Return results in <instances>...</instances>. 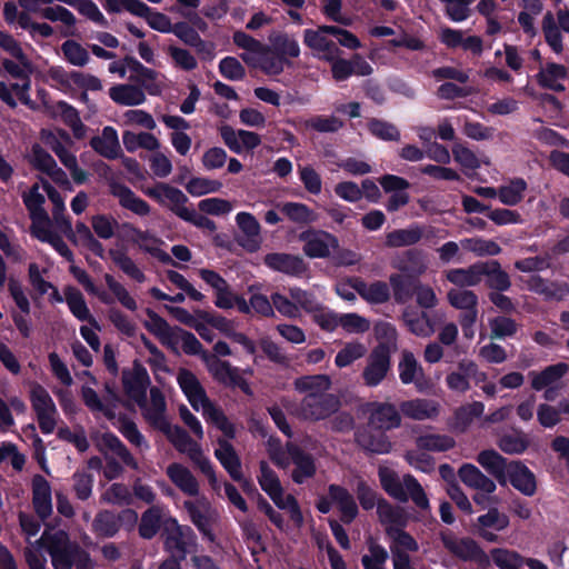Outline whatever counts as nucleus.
Wrapping results in <instances>:
<instances>
[{"label": "nucleus", "mask_w": 569, "mask_h": 569, "mask_svg": "<svg viewBox=\"0 0 569 569\" xmlns=\"http://www.w3.org/2000/svg\"><path fill=\"white\" fill-rule=\"evenodd\" d=\"M177 382L188 399L190 406L203 418L223 432L227 438L236 436L234 426L228 420L223 411L213 403L201 382L190 370L181 368L177 373Z\"/></svg>", "instance_id": "1"}, {"label": "nucleus", "mask_w": 569, "mask_h": 569, "mask_svg": "<svg viewBox=\"0 0 569 569\" xmlns=\"http://www.w3.org/2000/svg\"><path fill=\"white\" fill-rule=\"evenodd\" d=\"M267 451L270 460L278 468L287 470L290 465L293 466L290 477L297 485H301L308 479H311L317 472V466L312 455L292 442H288L283 447L279 440L270 438L267 442Z\"/></svg>", "instance_id": "2"}, {"label": "nucleus", "mask_w": 569, "mask_h": 569, "mask_svg": "<svg viewBox=\"0 0 569 569\" xmlns=\"http://www.w3.org/2000/svg\"><path fill=\"white\" fill-rule=\"evenodd\" d=\"M233 42L243 49L240 57L249 67L260 69L268 76H278L284 70L286 66L291 64L289 60L281 57L271 47L242 31L234 32Z\"/></svg>", "instance_id": "3"}, {"label": "nucleus", "mask_w": 569, "mask_h": 569, "mask_svg": "<svg viewBox=\"0 0 569 569\" xmlns=\"http://www.w3.org/2000/svg\"><path fill=\"white\" fill-rule=\"evenodd\" d=\"M378 476L383 490L392 498L406 502L409 499L422 511L430 510L429 499L418 480L411 475L402 478L389 467L380 466Z\"/></svg>", "instance_id": "4"}, {"label": "nucleus", "mask_w": 569, "mask_h": 569, "mask_svg": "<svg viewBox=\"0 0 569 569\" xmlns=\"http://www.w3.org/2000/svg\"><path fill=\"white\" fill-rule=\"evenodd\" d=\"M49 550L52 558V565L56 569H91L92 561L87 552L78 546L69 542L64 531H56L53 533H43L40 539Z\"/></svg>", "instance_id": "5"}, {"label": "nucleus", "mask_w": 569, "mask_h": 569, "mask_svg": "<svg viewBox=\"0 0 569 569\" xmlns=\"http://www.w3.org/2000/svg\"><path fill=\"white\" fill-rule=\"evenodd\" d=\"M257 480L260 488L269 496L273 503L279 509L288 511L292 522L297 527H301L303 525V516L297 499L292 495L284 493L278 475L264 460L259 462Z\"/></svg>", "instance_id": "6"}, {"label": "nucleus", "mask_w": 569, "mask_h": 569, "mask_svg": "<svg viewBox=\"0 0 569 569\" xmlns=\"http://www.w3.org/2000/svg\"><path fill=\"white\" fill-rule=\"evenodd\" d=\"M163 432L173 447L181 453L188 456L194 466L208 478L210 485L216 488L218 479L213 470L211 461L204 456L201 447L183 429L169 423L164 427Z\"/></svg>", "instance_id": "7"}, {"label": "nucleus", "mask_w": 569, "mask_h": 569, "mask_svg": "<svg viewBox=\"0 0 569 569\" xmlns=\"http://www.w3.org/2000/svg\"><path fill=\"white\" fill-rule=\"evenodd\" d=\"M569 366L563 362L551 365L542 370H532L528 373L531 388L536 391H543V398L552 401L561 388V379L568 372Z\"/></svg>", "instance_id": "8"}, {"label": "nucleus", "mask_w": 569, "mask_h": 569, "mask_svg": "<svg viewBox=\"0 0 569 569\" xmlns=\"http://www.w3.org/2000/svg\"><path fill=\"white\" fill-rule=\"evenodd\" d=\"M303 253L311 259H325L339 248V240L332 233L320 229H308L299 233Z\"/></svg>", "instance_id": "9"}, {"label": "nucleus", "mask_w": 569, "mask_h": 569, "mask_svg": "<svg viewBox=\"0 0 569 569\" xmlns=\"http://www.w3.org/2000/svg\"><path fill=\"white\" fill-rule=\"evenodd\" d=\"M340 401L335 395H320L318 397L305 396L301 403L292 413L305 420L318 421L337 412Z\"/></svg>", "instance_id": "10"}, {"label": "nucleus", "mask_w": 569, "mask_h": 569, "mask_svg": "<svg viewBox=\"0 0 569 569\" xmlns=\"http://www.w3.org/2000/svg\"><path fill=\"white\" fill-rule=\"evenodd\" d=\"M192 498V500H186L183 502V508L199 531L210 541H213L214 536L211 530V525L217 520L218 513L211 507L209 500L201 493Z\"/></svg>", "instance_id": "11"}, {"label": "nucleus", "mask_w": 569, "mask_h": 569, "mask_svg": "<svg viewBox=\"0 0 569 569\" xmlns=\"http://www.w3.org/2000/svg\"><path fill=\"white\" fill-rule=\"evenodd\" d=\"M391 368L389 351L386 347L375 348L368 356L361 372L363 385L373 388L379 386L388 376Z\"/></svg>", "instance_id": "12"}, {"label": "nucleus", "mask_w": 569, "mask_h": 569, "mask_svg": "<svg viewBox=\"0 0 569 569\" xmlns=\"http://www.w3.org/2000/svg\"><path fill=\"white\" fill-rule=\"evenodd\" d=\"M143 193L159 204L167 207L179 218H181L189 208L187 206L189 201L188 197L180 189L168 183L160 182L153 187L144 188Z\"/></svg>", "instance_id": "13"}, {"label": "nucleus", "mask_w": 569, "mask_h": 569, "mask_svg": "<svg viewBox=\"0 0 569 569\" xmlns=\"http://www.w3.org/2000/svg\"><path fill=\"white\" fill-rule=\"evenodd\" d=\"M331 27L321 26L317 29H306L303 31L305 44L316 57L326 61L333 60L340 53L338 46L329 38Z\"/></svg>", "instance_id": "14"}, {"label": "nucleus", "mask_w": 569, "mask_h": 569, "mask_svg": "<svg viewBox=\"0 0 569 569\" xmlns=\"http://www.w3.org/2000/svg\"><path fill=\"white\" fill-rule=\"evenodd\" d=\"M437 37L448 49L461 48L476 56H480L483 51L482 39L478 36H466L463 30L452 29L442 24L437 29Z\"/></svg>", "instance_id": "15"}, {"label": "nucleus", "mask_w": 569, "mask_h": 569, "mask_svg": "<svg viewBox=\"0 0 569 569\" xmlns=\"http://www.w3.org/2000/svg\"><path fill=\"white\" fill-rule=\"evenodd\" d=\"M137 405L140 407L144 419L158 430H162L170 422L167 418V405L162 392L158 388L150 389V396L143 398L142 401H138Z\"/></svg>", "instance_id": "16"}, {"label": "nucleus", "mask_w": 569, "mask_h": 569, "mask_svg": "<svg viewBox=\"0 0 569 569\" xmlns=\"http://www.w3.org/2000/svg\"><path fill=\"white\" fill-rule=\"evenodd\" d=\"M441 541L446 550L465 561H482L486 558L475 540L467 537H457L451 532H442Z\"/></svg>", "instance_id": "17"}, {"label": "nucleus", "mask_w": 569, "mask_h": 569, "mask_svg": "<svg viewBox=\"0 0 569 569\" xmlns=\"http://www.w3.org/2000/svg\"><path fill=\"white\" fill-rule=\"evenodd\" d=\"M31 224V233L41 242L49 243L60 256L68 261H73V254L68 248L63 239L52 230L48 214L42 217H33Z\"/></svg>", "instance_id": "18"}, {"label": "nucleus", "mask_w": 569, "mask_h": 569, "mask_svg": "<svg viewBox=\"0 0 569 569\" xmlns=\"http://www.w3.org/2000/svg\"><path fill=\"white\" fill-rule=\"evenodd\" d=\"M398 372L400 381L403 385L413 383L419 392H425L429 389V382L425 378V371L421 365L416 359L415 355L409 350L401 352V358L398 363Z\"/></svg>", "instance_id": "19"}, {"label": "nucleus", "mask_w": 569, "mask_h": 569, "mask_svg": "<svg viewBox=\"0 0 569 569\" xmlns=\"http://www.w3.org/2000/svg\"><path fill=\"white\" fill-rule=\"evenodd\" d=\"M29 161L33 168L49 176L60 186H69L67 173L58 167L52 156L40 144H33L29 154Z\"/></svg>", "instance_id": "20"}, {"label": "nucleus", "mask_w": 569, "mask_h": 569, "mask_svg": "<svg viewBox=\"0 0 569 569\" xmlns=\"http://www.w3.org/2000/svg\"><path fill=\"white\" fill-rule=\"evenodd\" d=\"M166 476L182 495L187 497L199 496L200 482L187 466L180 462H171L166 468Z\"/></svg>", "instance_id": "21"}, {"label": "nucleus", "mask_w": 569, "mask_h": 569, "mask_svg": "<svg viewBox=\"0 0 569 569\" xmlns=\"http://www.w3.org/2000/svg\"><path fill=\"white\" fill-rule=\"evenodd\" d=\"M122 383L126 395L131 400L136 403L142 401L150 385L147 369L142 365L134 362L130 370L122 372Z\"/></svg>", "instance_id": "22"}, {"label": "nucleus", "mask_w": 569, "mask_h": 569, "mask_svg": "<svg viewBox=\"0 0 569 569\" xmlns=\"http://www.w3.org/2000/svg\"><path fill=\"white\" fill-rule=\"evenodd\" d=\"M219 131L224 144L236 153L252 150L261 143L260 136L253 131L234 130L230 126H222Z\"/></svg>", "instance_id": "23"}, {"label": "nucleus", "mask_w": 569, "mask_h": 569, "mask_svg": "<svg viewBox=\"0 0 569 569\" xmlns=\"http://www.w3.org/2000/svg\"><path fill=\"white\" fill-rule=\"evenodd\" d=\"M369 425L379 430H390L401 423L396 406L387 402H375L369 406Z\"/></svg>", "instance_id": "24"}, {"label": "nucleus", "mask_w": 569, "mask_h": 569, "mask_svg": "<svg viewBox=\"0 0 569 569\" xmlns=\"http://www.w3.org/2000/svg\"><path fill=\"white\" fill-rule=\"evenodd\" d=\"M263 262L273 271L295 277L301 276L307 270V266L300 256L284 252L268 253L264 256Z\"/></svg>", "instance_id": "25"}, {"label": "nucleus", "mask_w": 569, "mask_h": 569, "mask_svg": "<svg viewBox=\"0 0 569 569\" xmlns=\"http://www.w3.org/2000/svg\"><path fill=\"white\" fill-rule=\"evenodd\" d=\"M166 547L174 556L184 558L187 553L196 551L197 538L191 528L177 526L170 530L166 539Z\"/></svg>", "instance_id": "26"}, {"label": "nucleus", "mask_w": 569, "mask_h": 569, "mask_svg": "<svg viewBox=\"0 0 569 569\" xmlns=\"http://www.w3.org/2000/svg\"><path fill=\"white\" fill-rule=\"evenodd\" d=\"M40 139L43 144L56 153L61 162L71 160L70 157L73 153L69 149L72 147L73 140L67 131L60 128L42 129L40 131Z\"/></svg>", "instance_id": "27"}, {"label": "nucleus", "mask_w": 569, "mask_h": 569, "mask_svg": "<svg viewBox=\"0 0 569 569\" xmlns=\"http://www.w3.org/2000/svg\"><path fill=\"white\" fill-rule=\"evenodd\" d=\"M96 446L104 455H114L119 457L128 467L137 470L139 468L137 460L132 457L120 439L111 432L97 433L93 437Z\"/></svg>", "instance_id": "28"}, {"label": "nucleus", "mask_w": 569, "mask_h": 569, "mask_svg": "<svg viewBox=\"0 0 569 569\" xmlns=\"http://www.w3.org/2000/svg\"><path fill=\"white\" fill-rule=\"evenodd\" d=\"M90 146L106 159L113 160L121 157L118 132L113 127H104L99 134L91 138Z\"/></svg>", "instance_id": "29"}, {"label": "nucleus", "mask_w": 569, "mask_h": 569, "mask_svg": "<svg viewBox=\"0 0 569 569\" xmlns=\"http://www.w3.org/2000/svg\"><path fill=\"white\" fill-rule=\"evenodd\" d=\"M146 315L144 328L156 336L163 346L174 349L177 347L178 328L170 327L162 317L151 309H147Z\"/></svg>", "instance_id": "30"}, {"label": "nucleus", "mask_w": 569, "mask_h": 569, "mask_svg": "<svg viewBox=\"0 0 569 569\" xmlns=\"http://www.w3.org/2000/svg\"><path fill=\"white\" fill-rule=\"evenodd\" d=\"M440 403L436 400L416 398L400 403L401 412L413 420H433L440 413Z\"/></svg>", "instance_id": "31"}, {"label": "nucleus", "mask_w": 569, "mask_h": 569, "mask_svg": "<svg viewBox=\"0 0 569 569\" xmlns=\"http://www.w3.org/2000/svg\"><path fill=\"white\" fill-rule=\"evenodd\" d=\"M329 498L340 512V519L345 523L352 522L358 516V506L353 496L342 486L330 485Z\"/></svg>", "instance_id": "32"}, {"label": "nucleus", "mask_w": 569, "mask_h": 569, "mask_svg": "<svg viewBox=\"0 0 569 569\" xmlns=\"http://www.w3.org/2000/svg\"><path fill=\"white\" fill-rule=\"evenodd\" d=\"M387 535L391 540L392 562H398L400 558L410 559L408 552H416L419 549L418 542L399 527L387 528Z\"/></svg>", "instance_id": "33"}, {"label": "nucleus", "mask_w": 569, "mask_h": 569, "mask_svg": "<svg viewBox=\"0 0 569 569\" xmlns=\"http://www.w3.org/2000/svg\"><path fill=\"white\" fill-rule=\"evenodd\" d=\"M236 222L244 237L240 244L250 252L257 251L261 244V227L258 220L253 214L243 211L237 213Z\"/></svg>", "instance_id": "34"}, {"label": "nucleus", "mask_w": 569, "mask_h": 569, "mask_svg": "<svg viewBox=\"0 0 569 569\" xmlns=\"http://www.w3.org/2000/svg\"><path fill=\"white\" fill-rule=\"evenodd\" d=\"M371 428L369 426L357 432L356 440L358 445L370 453L386 455L390 452L392 446L388 437L382 430H372Z\"/></svg>", "instance_id": "35"}, {"label": "nucleus", "mask_w": 569, "mask_h": 569, "mask_svg": "<svg viewBox=\"0 0 569 569\" xmlns=\"http://www.w3.org/2000/svg\"><path fill=\"white\" fill-rule=\"evenodd\" d=\"M510 483L526 496H532L536 492V479L533 473L522 463L513 461L508 465L505 472Z\"/></svg>", "instance_id": "36"}, {"label": "nucleus", "mask_w": 569, "mask_h": 569, "mask_svg": "<svg viewBox=\"0 0 569 569\" xmlns=\"http://www.w3.org/2000/svg\"><path fill=\"white\" fill-rule=\"evenodd\" d=\"M528 290L542 296L546 300H563L569 296V286L566 282H553L532 276L527 280Z\"/></svg>", "instance_id": "37"}, {"label": "nucleus", "mask_w": 569, "mask_h": 569, "mask_svg": "<svg viewBox=\"0 0 569 569\" xmlns=\"http://www.w3.org/2000/svg\"><path fill=\"white\" fill-rule=\"evenodd\" d=\"M458 477L469 488L481 493H492L496 483L472 463H463L458 470Z\"/></svg>", "instance_id": "38"}, {"label": "nucleus", "mask_w": 569, "mask_h": 569, "mask_svg": "<svg viewBox=\"0 0 569 569\" xmlns=\"http://www.w3.org/2000/svg\"><path fill=\"white\" fill-rule=\"evenodd\" d=\"M33 507L37 515L46 519L52 513L51 488L49 482L40 475L32 479Z\"/></svg>", "instance_id": "39"}, {"label": "nucleus", "mask_w": 569, "mask_h": 569, "mask_svg": "<svg viewBox=\"0 0 569 569\" xmlns=\"http://www.w3.org/2000/svg\"><path fill=\"white\" fill-rule=\"evenodd\" d=\"M130 229V240L144 252L150 253L162 262H171V257L161 249L163 243L153 234L140 229L128 227Z\"/></svg>", "instance_id": "40"}, {"label": "nucleus", "mask_w": 569, "mask_h": 569, "mask_svg": "<svg viewBox=\"0 0 569 569\" xmlns=\"http://www.w3.org/2000/svg\"><path fill=\"white\" fill-rule=\"evenodd\" d=\"M111 193L118 199L120 206L130 210L137 216L146 217L150 213L151 208L143 199L138 197L131 189L122 184H113Z\"/></svg>", "instance_id": "41"}, {"label": "nucleus", "mask_w": 569, "mask_h": 569, "mask_svg": "<svg viewBox=\"0 0 569 569\" xmlns=\"http://www.w3.org/2000/svg\"><path fill=\"white\" fill-rule=\"evenodd\" d=\"M392 267L411 277H419L427 271L428 264L422 251L407 250L393 260Z\"/></svg>", "instance_id": "42"}, {"label": "nucleus", "mask_w": 569, "mask_h": 569, "mask_svg": "<svg viewBox=\"0 0 569 569\" xmlns=\"http://www.w3.org/2000/svg\"><path fill=\"white\" fill-rule=\"evenodd\" d=\"M568 77V70L565 66L547 62L541 67L537 74L538 82L541 87L548 88L553 91H563V81Z\"/></svg>", "instance_id": "43"}, {"label": "nucleus", "mask_w": 569, "mask_h": 569, "mask_svg": "<svg viewBox=\"0 0 569 569\" xmlns=\"http://www.w3.org/2000/svg\"><path fill=\"white\" fill-rule=\"evenodd\" d=\"M446 279L457 287H475L482 281V261L467 268L449 269Z\"/></svg>", "instance_id": "44"}, {"label": "nucleus", "mask_w": 569, "mask_h": 569, "mask_svg": "<svg viewBox=\"0 0 569 569\" xmlns=\"http://www.w3.org/2000/svg\"><path fill=\"white\" fill-rule=\"evenodd\" d=\"M110 99L117 104L134 107L146 101L144 91L134 84L121 83L109 89Z\"/></svg>", "instance_id": "45"}, {"label": "nucleus", "mask_w": 569, "mask_h": 569, "mask_svg": "<svg viewBox=\"0 0 569 569\" xmlns=\"http://www.w3.org/2000/svg\"><path fill=\"white\" fill-rule=\"evenodd\" d=\"M276 207L289 221L297 224H310L318 220V214L301 202H279Z\"/></svg>", "instance_id": "46"}, {"label": "nucleus", "mask_w": 569, "mask_h": 569, "mask_svg": "<svg viewBox=\"0 0 569 569\" xmlns=\"http://www.w3.org/2000/svg\"><path fill=\"white\" fill-rule=\"evenodd\" d=\"M63 291L66 303L73 317L80 321L96 325V318L91 315L81 291L72 286L64 287Z\"/></svg>", "instance_id": "47"}, {"label": "nucleus", "mask_w": 569, "mask_h": 569, "mask_svg": "<svg viewBox=\"0 0 569 569\" xmlns=\"http://www.w3.org/2000/svg\"><path fill=\"white\" fill-rule=\"evenodd\" d=\"M353 288L366 301L370 303H385L390 298L389 286L383 281L366 283L365 281L355 278Z\"/></svg>", "instance_id": "48"}, {"label": "nucleus", "mask_w": 569, "mask_h": 569, "mask_svg": "<svg viewBox=\"0 0 569 569\" xmlns=\"http://www.w3.org/2000/svg\"><path fill=\"white\" fill-rule=\"evenodd\" d=\"M493 291H507L511 287L509 274L501 268L497 260L482 261V278Z\"/></svg>", "instance_id": "49"}, {"label": "nucleus", "mask_w": 569, "mask_h": 569, "mask_svg": "<svg viewBox=\"0 0 569 569\" xmlns=\"http://www.w3.org/2000/svg\"><path fill=\"white\" fill-rule=\"evenodd\" d=\"M423 237V229L413 224L405 229H395L386 234L385 246L388 248L409 247L418 243Z\"/></svg>", "instance_id": "50"}, {"label": "nucleus", "mask_w": 569, "mask_h": 569, "mask_svg": "<svg viewBox=\"0 0 569 569\" xmlns=\"http://www.w3.org/2000/svg\"><path fill=\"white\" fill-rule=\"evenodd\" d=\"M217 459L226 468L232 479L242 480L240 460L233 447L224 439L218 441V448L214 450Z\"/></svg>", "instance_id": "51"}, {"label": "nucleus", "mask_w": 569, "mask_h": 569, "mask_svg": "<svg viewBox=\"0 0 569 569\" xmlns=\"http://www.w3.org/2000/svg\"><path fill=\"white\" fill-rule=\"evenodd\" d=\"M122 142L128 152H134L138 149H144L148 151H157L161 147L160 140L152 133L142 131H124L122 133Z\"/></svg>", "instance_id": "52"}, {"label": "nucleus", "mask_w": 569, "mask_h": 569, "mask_svg": "<svg viewBox=\"0 0 569 569\" xmlns=\"http://www.w3.org/2000/svg\"><path fill=\"white\" fill-rule=\"evenodd\" d=\"M295 389L306 396L318 397L328 395L331 387V379L327 375L303 376L295 380Z\"/></svg>", "instance_id": "53"}, {"label": "nucleus", "mask_w": 569, "mask_h": 569, "mask_svg": "<svg viewBox=\"0 0 569 569\" xmlns=\"http://www.w3.org/2000/svg\"><path fill=\"white\" fill-rule=\"evenodd\" d=\"M476 372V363L471 360H462L458 363V371H452L446 377V383L452 391L465 393L470 389L469 378Z\"/></svg>", "instance_id": "54"}, {"label": "nucleus", "mask_w": 569, "mask_h": 569, "mask_svg": "<svg viewBox=\"0 0 569 569\" xmlns=\"http://www.w3.org/2000/svg\"><path fill=\"white\" fill-rule=\"evenodd\" d=\"M268 39L270 47L286 60L300 56V46L295 37L286 32L272 31Z\"/></svg>", "instance_id": "55"}, {"label": "nucleus", "mask_w": 569, "mask_h": 569, "mask_svg": "<svg viewBox=\"0 0 569 569\" xmlns=\"http://www.w3.org/2000/svg\"><path fill=\"white\" fill-rule=\"evenodd\" d=\"M202 360L213 379L223 385H229L238 372V369L232 367L229 362L222 361L218 357L207 352L202 353Z\"/></svg>", "instance_id": "56"}, {"label": "nucleus", "mask_w": 569, "mask_h": 569, "mask_svg": "<svg viewBox=\"0 0 569 569\" xmlns=\"http://www.w3.org/2000/svg\"><path fill=\"white\" fill-rule=\"evenodd\" d=\"M108 253L112 262L129 278L139 283L146 281L143 271L123 249H110Z\"/></svg>", "instance_id": "57"}, {"label": "nucleus", "mask_w": 569, "mask_h": 569, "mask_svg": "<svg viewBox=\"0 0 569 569\" xmlns=\"http://www.w3.org/2000/svg\"><path fill=\"white\" fill-rule=\"evenodd\" d=\"M86 377H88L89 381L82 386L81 388V397L84 402V405L91 410V411H99L103 412V415L108 419H112L114 417L113 409L110 408L108 405H104L103 401L100 399L98 393L94 391V389L90 386V383L96 385V378L91 376L90 372L86 371L83 372Z\"/></svg>", "instance_id": "58"}, {"label": "nucleus", "mask_w": 569, "mask_h": 569, "mask_svg": "<svg viewBox=\"0 0 569 569\" xmlns=\"http://www.w3.org/2000/svg\"><path fill=\"white\" fill-rule=\"evenodd\" d=\"M402 318L408 330L418 337H430L435 331L430 318L426 312L406 310Z\"/></svg>", "instance_id": "59"}, {"label": "nucleus", "mask_w": 569, "mask_h": 569, "mask_svg": "<svg viewBox=\"0 0 569 569\" xmlns=\"http://www.w3.org/2000/svg\"><path fill=\"white\" fill-rule=\"evenodd\" d=\"M171 32L187 46L193 47L200 52L212 54V46L204 42L197 30L187 22H177L173 24Z\"/></svg>", "instance_id": "60"}, {"label": "nucleus", "mask_w": 569, "mask_h": 569, "mask_svg": "<svg viewBox=\"0 0 569 569\" xmlns=\"http://www.w3.org/2000/svg\"><path fill=\"white\" fill-rule=\"evenodd\" d=\"M478 463L497 479H503L508 465L506 459L495 450H483L477 457Z\"/></svg>", "instance_id": "61"}, {"label": "nucleus", "mask_w": 569, "mask_h": 569, "mask_svg": "<svg viewBox=\"0 0 569 569\" xmlns=\"http://www.w3.org/2000/svg\"><path fill=\"white\" fill-rule=\"evenodd\" d=\"M60 49L64 60L74 67L82 68L90 61L89 51L76 40H66Z\"/></svg>", "instance_id": "62"}, {"label": "nucleus", "mask_w": 569, "mask_h": 569, "mask_svg": "<svg viewBox=\"0 0 569 569\" xmlns=\"http://www.w3.org/2000/svg\"><path fill=\"white\" fill-rule=\"evenodd\" d=\"M456 441L448 435L426 433L416 439L418 449L428 451H447L455 447Z\"/></svg>", "instance_id": "63"}, {"label": "nucleus", "mask_w": 569, "mask_h": 569, "mask_svg": "<svg viewBox=\"0 0 569 569\" xmlns=\"http://www.w3.org/2000/svg\"><path fill=\"white\" fill-rule=\"evenodd\" d=\"M526 190L527 182L521 178H516L498 189V198L506 206H516L523 199Z\"/></svg>", "instance_id": "64"}]
</instances>
